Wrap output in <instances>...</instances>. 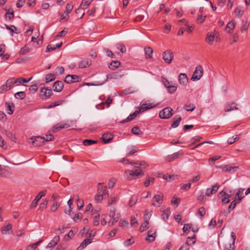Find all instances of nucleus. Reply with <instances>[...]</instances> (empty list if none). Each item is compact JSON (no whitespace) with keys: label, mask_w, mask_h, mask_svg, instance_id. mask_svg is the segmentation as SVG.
Here are the masks:
<instances>
[{"label":"nucleus","mask_w":250,"mask_h":250,"mask_svg":"<svg viewBox=\"0 0 250 250\" xmlns=\"http://www.w3.org/2000/svg\"><path fill=\"white\" fill-rule=\"evenodd\" d=\"M156 237V231L150 229L148 231L146 240L149 243L153 242Z\"/></svg>","instance_id":"13"},{"label":"nucleus","mask_w":250,"mask_h":250,"mask_svg":"<svg viewBox=\"0 0 250 250\" xmlns=\"http://www.w3.org/2000/svg\"><path fill=\"white\" fill-rule=\"evenodd\" d=\"M64 84L61 81H56L53 85V90L56 92H60L63 89Z\"/></svg>","instance_id":"15"},{"label":"nucleus","mask_w":250,"mask_h":250,"mask_svg":"<svg viewBox=\"0 0 250 250\" xmlns=\"http://www.w3.org/2000/svg\"><path fill=\"white\" fill-rule=\"evenodd\" d=\"M104 51L106 52V55L111 58H115V55H114V54L113 53V52L110 50L109 49H107V48H105L104 49Z\"/></svg>","instance_id":"64"},{"label":"nucleus","mask_w":250,"mask_h":250,"mask_svg":"<svg viewBox=\"0 0 250 250\" xmlns=\"http://www.w3.org/2000/svg\"><path fill=\"white\" fill-rule=\"evenodd\" d=\"M113 138V135L111 134L107 133H104L102 137L103 142L104 144L109 143Z\"/></svg>","instance_id":"25"},{"label":"nucleus","mask_w":250,"mask_h":250,"mask_svg":"<svg viewBox=\"0 0 250 250\" xmlns=\"http://www.w3.org/2000/svg\"><path fill=\"white\" fill-rule=\"evenodd\" d=\"M15 97L17 99H23L25 97V93L23 91H20L15 93Z\"/></svg>","instance_id":"41"},{"label":"nucleus","mask_w":250,"mask_h":250,"mask_svg":"<svg viewBox=\"0 0 250 250\" xmlns=\"http://www.w3.org/2000/svg\"><path fill=\"white\" fill-rule=\"evenodd\" d=\"M118 76L119 74L117 72L111 73L107 75V78L110 79H117Z\"/></svg>","instance_id":"60"},{"label":"nucleus","mask_w":250,"mask_h":250,"mask_svg":"<svg viewBox=\"0 0 250 250\" xmlns=\"http://www.w3.org/2000/svg\"><path fill=\"white\" fill-rule=\"evenodd\" d=\"M31 79V78L29 79L28 80H26L25 78L20 77L17 79H15L16 84L17 86L19 85V84H22L24 83H27L29 82Z\"/></svg>","instance_id":"32"},{"label":"nucleus","mask_w":250,"mask_h":250,"mask_svg":"<svg viewBox=\"0 0 250 250\" xmlns=\"http://www.w3.org/2000/svg\"><path fill=\"white\" fill-rule=\"evenodd\" d=\"M169 213H170V211L168 209L165 210L163 212V213L162 214V218L164 221H166V220H167L168 219L169 216Z\"/></svg>","instance_id":"44"},{"label":"nucleus","mask_w":250,"mask_h":250,"mask_svg":"<svg viewBox=\"0 0 250 250\" xmlns=\"http://www.w3.org/2000/svg\"><path fill=\"white\" fill-rule=\"evenodd\" d=\"M237 168H238V167H231L227 165L223 167L222 171L223 172H230L232 169Z\"/></svg>","instance_id":"45"},{"label":"nucleus","mask_w":250,"mask_h":250,"mask_svg":"<svg viewBox=\"0 0 250 250\" xmlns=\"http://www.w3.org/2000/svg\"><path fill=\"white\" fill-rule=\"evenodd\" d=\"M92 212L93 217V224L94 226H97L99 224L100 213L96 210H92Z\"/></svg>","instance_id":"21"},{"label":"nucleus","mask_w":250,"mask_h":250,"mask_svg":"<svg viewBox=\"0 0 250 250\" xmlns=\"http://www.w3.org/2000/svg\"><path fill=\"white\" fill-rule=\"evenodd\" d=\"M185 108L188 111H192L195 109V106L194 104H190L188 105H185Z\"/></svg>","instance_id":"49"},{"label":"nucleus","mask_w":250,"mask_h":250,"mask_svg":"<svg viewBox=\"0 0 250 250\" xmlns=\"http://www.w3.org/2000/svg\"><path fill=\"white\" fill-rule=\"evenodd\" d=\"M64 101L63 100H60L58 101L52 103L50 105H49V108H52L60 105H61L63 103Z\"/></svg>","instance_id":"47"},{"label":"nucleus","mask_w":250,"mask_h":250,"mask_svg":"<svg viewBox=\"0 0 250 250\" xmlns=\"http://www.w3.org/2000/svg\"><path fill=\"white\" fill-rule=\"evenodd\" d=\"M32 140V145L35 146H39L44 145V141L43 138L40 136H33L29 139Z\"/></svg>","instance_id":"7"},{"label":"nucleus","mask_w":250,"mask_h":250,"mask_svg":"<svg viewBox=\"0 0 250 250\" xmlns=\"http://www.w3.org/2000/svg\"><path fill=\"white\" fill-rule=\"evenodd\" d=\"M137 201V198L136 197H132L129 201V206L131 207L134 205Z\"/></svg>","instance_id":"63"},{"label":"nucleus","mask_w":250,"mask_h":250,"mask_svg":"<svg viewBox=\"0 0 250 250\" xmlns=\"http://www.w3.org/2000/svg\"><path fill=\"white\" fill-rule=\"evenodd\" d=\"M145 53L146 59H150L152 57L153 50L150 47L145 48Z\"/></svg>","instance_id":"30"},{"label":"nucleus","mask_w":250,"mask_h":250,"mask_svg":"<svg viewBox=\"0 0 250 250\" xmlns=\"http://www.w3.org/2000/svg\"><path fill=\"white\" fill-rule=\"evenodd\" d=\"M238 203V201H236L235 200L233 201L229 206V212L230 210H233L236 207V204Z\"/></svg>","instance_id":"52"},{"label":"nucleus","mask_w":250,"mask_h":250,"mask_svg":"<svg viewBox=\"0 0 250 250\" xmlns=\"http://www.w3.org/2000/svg\"><path fill=\"white\" fill-rule=\"evenodd\" d=\"M60 204L58 202H55L50 208L51 211L54 212L57 210L58 208L60 207Z\"/></svg>","instance_id":"53"},{"label":"nucleus","mask_w":250,"mask_h":250,"mask_svg":"<svg viewBox=\"0 0 250 250\" xmlns=\"http://www.w3.org/2000/svg\"><path fill=\"white\" fill-rule=\"evenodd\" d=\"M12 230V225L11 224L8 223L6 225H4L1 229V233L2 234H6L10 233Z\"/></svg>","instance_id":"22"},{"label":"nucleus","mask_w":250,"mask_h":250,"mask_svg":"<svg viewBox=\"0 0 250 250\" xmlns=\"http://www.w3.org/2000/svg\"><path fill=\"white\" fill-rule=\"evenodd\" d=\"M197 213L198 215H200L201 217H203L206 213V209L204 207H201L199 208L198 212Z\"/></svg>","instance_id":"54"},{"label":"nucleus","mask_w":250,"mask_h":250,"mask_svg":"<svg viewBox=\"0 0 250 250\" xmlns=\"http://www.w3.org/2000/svg\"><path fill=\"white\" fill-rule=\"evenodd\" d=\"M167 88L168 92L169 93L172 94L175 92V91L177 89V86L175 85H171L169 87H168Z\"/></svg>","instance_id":"59"},{"label":"nucleus","mask_w":250,"mask_h":250,"mask_svg":"<svg viewBox=\"0 0 250 250\" xmlns=\"http://www.w3.org/2000/svg\"><path fill=\"white\" fill-rule=\"evenodd\" d=\"M60 241L59 236H56L54 237L53 239L52 240L50 243L47 245L46 248H53Z\"/></svg>","instance_id":"23"},{"label":"nucleus","mask_w":250,"mask_h":250,"mask_svg":"<svg viewBox=\"0 0 250 250\" xmlns=\"http://www.w3.org/2000/svg\"><path fill=\"white\" fill-rule=\"evenodd\" d=\"M12 105H13V104L12 103L7 102L5 103V106L7 113L10 115L12 114L13 113V110L12 109Z\"/></svg>","instance_id":"39"},{"label":"nucleus","mask_w":250,"mask_h":250,"mask_svg":"<svg viewBox=\"0 0 250 250\" xmlns=\"http://www.w3.org/2000/svg\"><path fill=\"white\" fill-rule=\"evenodd\" d=\"M206 195L204 194V192L201 191L197 197V200L201 203H203L206 199Z\"/></svg>","instance_id":"46"},{"label":"nucleus","mask_w":250,"mask_h":250,"mask_svg":"<svg viewBox=\"0 0 250 250\" xmlns=\"http://www.w3.org/2000/svg\"><path fill=\"white\" fill-rule=\"evenodd\" d=\"M46 191V190H42L40 191L38 195L36 196L34 200L32 202L31 205H30V208H35L37 205H38V201L43 197H44L45 195Z\"/></svg>","instance_id":"9"},{"label":"nucleus","mask_w":250,"mask_h":250,"mask_svg":"<svg viewBox=\"0 0 250 250\" xmlns=\"http://www.w3.org/2000/svg\"><path fill=\"white\" fill-rule=\"evenodd\" d=\"M179 82L181 84L186 85L188 82L187 75L185 73H180L179 76Z\"/></svg>","instance_id":"20"},{"label":"nucleus","mask_w":250,"mask_h":250,"mask_svg":"<svg viewBox=\"0 0 250 250\" xmlns=\"http://www.w3.org/2000/svg\"><path fill=\"white\" fill-rule=\"evenodd\" d=\"M175 119H176L172 124V127L176 128L178 127L180 124V121H181V117L180 115H177L175 117Z\"/></svg>","instance_id":"35"},{"label":"nucleus","mask_w":250,"mask_h":250,"mask_svg":"<svg viewBox=\"0 0 250 250\" xmlns=\"http://www.w3.org/2000/svg\"><path fill=\"white\" fill-rule=\"evenodd\" d=\"M173 110L170 107H166L159 112V117L161 119H168L173 114Z\"/></svg>","instance_id":"5"},{"label":"nucleus","mask_w":250,"mask_h":250,"mask_svg":"<svg viewBox=\"0 0 250 250\" xmlns=\"http://www.w3.org/2000/svg\"><path fill=\"white\" fill-rule=\"evenodd\" d=\"M214 40V35L210 32H209L207 34L206 42L209 45H212Z\"/></svg>","instance_id":"27"},{"label":"nucleus","mask_w":250,"mask_h":250,"mask_svg":"<svg viewBox=\"0 0 250 250\" xmlns=\"http://www.w3.org/2000/svg\"><path fill=\"white\" fill-rule=\"evenodd\" d=\"M44 91L45 97L49 98L53 94V91L51 89L48 87H46V89Z\"/></svg>","instance_id":"48"},{"label":"nucleus","mask_w":250,"mask_h":250,"mask_svg":"<svg viewBox=\"0 0 250 250\" xmlns=\"http://www.w3.org/2000/svg\"><path fill=\"white\" fill-rule=\"evenodd\" d=\"M242 26H241V30L242 31H244V30H248V28H249V24L247 23V21H242Z\"/></svg>","instance_id":"61"},{"label":"nucleus","mask_w":250,"mask_h":250,"mask_svg":"<svg viewBox=\"0 0 250 250\" xmlns=\"http://www.w3.org/2000/svg\"><path fill=\"white\" fill-rule=\"evenodd\" d=\"M81 78L76 75H67L64 79V82L67 83H71L79 82Z\"/></svg>","instance_id":"10"},{"label":"nucleus","mask_w":250,"mask_h":250,"mask_svg":"<svg viewBox=\"0 0 250 250\" xmlns=\"http://www.w3.org/2000/svg\"><path fill=\"white\" fill-rule=\"evenodd\" d=\"M233 195V191L232 189H224L219 193V196L222 198V202L225 204L230 202L229 198Z\"/></svg>","instance_id":"3"},{"label":"nucleus","mask_w":250,"mask_h":250,"mask_svg":"<svg viewBox=\"0 0 250 250\" xmlns=\"http://www.w3.org/2000/svg\"><path fill=\"white\" fill-rule=\"evenodd\" d=\"M103 183H99L97 186V190L98 194H100L103 198L105 196H108V191L107 190L106 187L103 186Z\"/></svg>","instance_id":"11"},{"label":"nucleus","mask_w":250,"mask_h":250,"mask_svg":"<svg viewBox=\"0 0 250 250\" xmlns=\"http://www.w3.org/2000/svg\"><path fill=\"white\" fill-rule=\"evenodd\" d=\"M219 186L216 184L214 185L211 188H208L206 191V195L210 196L212 194H215L218 190Z\"/></svg>","instance_id":"16"},{"label":"nucleus","mask_w":250,"mask_h":250,"mask_svg":"<svg viewBox=\"0 0 250 250\" xmlns=\"http://www.w3.org/2000/svg\"><path fill=\"white\" fill-rule=\"evenodd\" d=\"M182 155V154L181 153H180L179 152H177L175 153H174L173 154L168 155L167 157V160L168 162H172L174 160L178 158L180 156Z\"/></svg>","instance_id":"26"},{"label":"nucleus","mask_w":250,"mask_h":250,"mask_svg":"<svg viewBox=\"0 0 250 250\" xmlns=\"http://www.w3.org/2000/svg\"><path fill=\"white\" fill-rule=\"evenodd\" d=\"M128 180H132L135 177L139 178L144 175V173L141 169L126 170L125 172Z\"/></svg>","instance_id":"2"},{"label":"nucleus","mask_w":250,"mask_h":250,"mask_svg":"<svg viewBox=\"0 0 250 250\" xmlns=\"http://www.w3.org/2000/svg\"><path fill=\"white\" fill-rule=\"evenodd\" d=\"M117 47L119 49L120 51L122 53H125L126 52V48L124 44H118L117 45Z\"/></svg>","instance_id":"57"},{"label":"nucleus","mask_w":250,"mask_h":250,"mask_svg":"<svg viewBox=\"0 0 250 250\" xmlns=\"http://www.w3.org/2000/svg\"><path fill=\"white\" fill-rule=\"evenodd\" d=\"M152 214V211H146L145 215H144V220L145 221L148 222L149 220L150 219V216Z\"/></svg>","instance_id":"55"},{"label":"nucleus","mask_w":250,"mask_h":250,"mask_svg":"<svg viewBox=\"0 0 250 250\" xmlns=\"http://www.w3.org/2000/svg\"><path fill=\"white\" fill-rule=\"evenodd\" d=\"M245 190V188H240L237 189L236 195L235 196V200L238 201V203H240L244 197L243 195V192Z\"/></svg>","instance_id":"17"},{"label":"nucleus","mask_w":250,"mask_h":250,"mask_svg":"<svg viewBox=\"0 0 250 250\" xmlns=\"http://www.w3.org/2000/svg\"><path fill=\"white\" fill-rule=\"evenodd\" d=\"M119 218V215L117 214L116 217H110V219L108 220V225L109 226H112L114 225L115 222H116Z\"/></svg>","instance_id":"37"},{"label":"nucleus","mask_w":250,"mask_h":250,"mask_svg":"<svg viewBox=\"0 0 250 250\" xmlns=\"http://www.w3.org/2000/svg\"><path fill=\"white\" fill-rule=\"evenodd\" d=\"M91 64V61L90 59H84L81 61L78 65L80 68H86L89 66Z\"/></svg>","instance_id":"19"},{"label":"nucleus","mask_w":250,"mask_h":250,"mask_svg":"<svg viewBox=\"0 0 250 250\" xmlns=\"http://www.w3.org/2000/svg\"><path fill=\"white\" fill-rule=\"evenodd\" d=\"M148 222L145 221L140 227L139 230L141 232H143L148 229Z\"/></svg>","instance_id":"40"},{"label":"nucleus","mask_w":250,"mask_h":250,"mask_svg":"<svg viewBox=\"0 0 250 250\" xmlns=\"http://www.w3.org/2000/svg\"><path fill=\"white\" fill-rule=\"evenodd\" d=\"M195 235H194L192 237H188L187 239L186 242L182 245V246L180 248L179 250H189V246L190 244H189V240L190 239H194Z\"/></svg>","instance_id":"24"},{"label":"nucleus","mask_w":250,"mask_h":250,"mask_svg":"<svg viewBox=\"0 0 250 250\" xmlns=\"http://www.w3.org/2000/svg\"><path fill=\"white\" fill-rule=\"evenodd\" d=\"M56 78L55 75L54 74H48L45 76V82L48 83L54 81Z\"/></svg>","instance_id":"34"},{"label":"nucleus","mask_w":250,"mask_h":250,"mask_svg":"<svg viewBox=\"0 0 250 250\" xmlns=\"http://www.w3.org/2000/svg\"><path fill=\"white\" fill-rule=\"evenodd\" d=\"M174 175L166 174L163 176V178L167 181L170 182L174 180Z\"/></svg>","instance_id":"62"},{"label":"nucleus","mask_w":250,"mask_h":250,"mask_svg":"<svg viewBox=\"0 0 250 250\" xmlns=\"http://www.w3.org/2000/svg\"><path fill=\"white\" fill-rule=\"evenodd\" d=\"M5 18L6 20H11L14 18V13L10 12L9 10L6 13Z\"/></svg>","instance_id":"58"},{"label":"nucleus","mask_w":250,"mask_h":250,"mask_svg":"<svg viewBox=\"0 0 250 250\" xmlns=\"http://www.w3.org/2000/svg\"><path fill=\"white\" fill-rule=\"evenodd\" d=\"M117 200V195L116 194H114L113 195H111L108 200V206H111L112 205L116 204Z\"/></svg>","instance_id":"29"},{"label":"nucleus","mask_w":250,"mask_h":250,"mask_svg":"<svg viewBox=\"0 0 250 250\" xmlns=\"http://www.w3.org/2000/svg\"><path fill=\"white\" fill-rule=\"evenodd\" d=\"M82 214L81 213H78L75 214L73 219L75 222H78L81 220V219L82 218Z\"/></svg>","instance_id":"50"},{"label":"nucleus","mask_w":250,"mask_h":250,"mask_svg":"<svg viewBox=\"0 0 250 250\" xmlns=\"http://www.w3.org/2000/svg\"><path fill=\"white\" fill-rule=\"evenodd\" d=\"M131 132L133 134L137 135L143 134V132L141 131L139 127L137 126H135L132 128Z\"/></svg>","instance_id":"36"},{"label":"nucleus","mask_w":250,"mask_h":250,"mask_svg":"<svg viewBox=\"0 0 250 250\" xmlns=\"http://www.w3.org/2000/svg\"><path fill=\"white\" fill-rule=\"evenodd\" d=\"M235 21L233 20L229 21L226 26V28H228L229 29L233 30L235 28Z\"/></svg>","instance_id":"51"},{"label":"nucleus","mask_w":250,"mask_h":250,"mask_svg":"<svg viewBox=\"0 0 250 250\" xmlns=\"http://www.w3.org/2000/svg\"><path fill=\"white\" fill-rule=\"evenodd\" d=\"M163 197L162 194L155 195L152 200V205L159 207L163 202Z\"/></svg>","instance_id":"6"},{"label":"nucleus","mask_w":250,"mask_h":250,"mask_svg":"<svg viewBox=\"0 0 250 250\" xmlns=\"http://www.w3.org/2000/svg\"><path fill=\"white\" fill-rule=\"evenodd\" d=\"M69 126L70 125L67 123L60 122L53 126V132H57L61 129L66 128Z\"/></svg>","instance_id":"14"},{"label":"nucleus","mask_w":250,"mask_h":250,"mask_svg":"<svg viewBox=\"0 0 250 250\" xmlns=\"http://www.w3.org/2000/svg\"><path fill=\"white\" fill-rule=\"evenodd\" d=\"M234 13L236 16L241 17L243 15L244 10L242 9L241 7L239 6L235 8L234 10Z\"/></svg>","instance_id":"38"},{"label":"nucleus","mask_w":250,"mask_h":250,"mask_svg":"<svg viewBox=\"0 0 250 250\" xmlns=\"http://www.w3.org/2000/svg\"><path fill=\"white\" fill-rule=\"evenodd\" d=\"M203 67L200 65H197L193 72L191 80L194 81L199 80L203 76Z\"/></svg>","instance_id":"4"},{"label":"nucleus","mask_w":250,"mask_h":250,"mask_svg":"<svg viewBox=\"0 0 250 250\" xmlns=\"http://www.w3.org/2000/svg\"><path fill=\"white\" fill-rule=\"evenodd\" d=\"M5 83L7 85L8 88L9 89H11L13 87V85H14L15 84H16L15 78H10L8 79L6 81Z\"/></svg>","instance_id":"33"},{"label":"nucleus","mask_w":250,"mask_h":250,"mask_svg":"<svg viewBox=\"0 0 250 250\" xmlns=\"http://www.w3.org/2000/svg\"><path fill=\"white\" fill-rule=\"evenodd\" d=\"M120 64L121 63L119 61H113L110 63V65H109V68L110 69L114 70L118 68L120 65Z\"/></svg>","instance_id":"31"},{"label":"nucleus","mask_w":250,"mask_h":250,"mask_svg":"<svg viewBox=\"0 0 250 250\" xmlns=\"http://www.w3.org/2000/svg\"><path fill=\"white\" fill-rule=\"evenodd\" d=\"M239 139V136L235 135V136H232V137L229 138L228 140V143L229 144L231 145L234 143V142L237 141Z\"/></svg>","instance_id":"42"},{"label":"nucleus","mask_w":250,"mask_h":250,"mask_svg":"<svg viewBox=\"0 0 250 250\" xmlns=\"http://www.w3.org/2000/svg\"><path fill=\"white\" fill-rule=\"evenodd\" d=\"M152 108V106H149L147 105V104H143L139 110H136L134 113L129 115V116L126 118L125 120L121 121V123H125V122H130L134 119L136 116L140 112L145 111L146 110Z\"/></svg>","instance_id":"1"},{"label":"nucleus","mask_w":250,"mask_h":250,"mask_svg":"<svg viewBox=\"0 0 250 250\" xmlns=\"http://www.w3.org/2000/svg\"><path fill=\"white\" fill-rule=\"evenodd\" d=\"M97 143V141L92 140H89V139H85L83 141V144L84 146H90L94 144H96Z\"/></svg>","instance_id":"43"},{"label":"nucleus","mask_w":250,"mask_h":250,"mask_svg":"<svg viewBox=\"0 0 250 250\" xmlns=\"http://www.w3.org/2000/svg\"><path fill=\"white\" fill-rule=\"evenodd\" d=\"M238 104L235 102L228 103L224 107V111L226 112L234 110H238Z\"/></svg>","instance_id":"12"},{"label":"nucleus","mask_w":250,"mask_h":250,"mask_svg":"<svg viewBox=\"0 0 250 250\" xmlns=\"http://www.w3.org/2000/svg\"><path fill=\"white\" fill-rule=\"evenodd\" d=\"M173 58V55L170 50H166L163 53V59L168 64H170Z\"/></svg>","instance_id":"8"},{"label":"nucleus","mask_w":250,"mask_h":250,"mask_svg":"<svg viewBox=\"0 0 250 250\" xmlns=\"http://www.w3.org/2000/svg\"><path fill=\"white\" fill-rule=\"evenodd\" d=\"M30 49L28 47H27L26 45L23 46L22 47L20 51V55H23L25 53L29 52Z\"/></svg>","instance_id":"56"},{"label":"nucleus","mask_w":250,"mask_h":250,"mask_svg":"<svg viewBox=\"0 0 250 250\" xmlns=\"http://www.w3.org/2000/svg\"><path fill=\"white\" fill-rule=\"evenodd\" d=\"M92 241L89 239H84L83 242L81 243L80 246L77 248V250H82L85 248L88 245L90 244Z\"/></svg>","instance_id":"28"},{"label":"nucleus","mask_w":250,"mask_h":250,"mask_svg":"<svg viewBox=\"0 0 250 250\" xmlns=\"http://www.w3.org/2000/svg\"><path fill=\"white\" fill-rule=\"evenodd\" d=\"M91 2L90 0H83L79 8L76 10V13H78L80 10H84L86 9Z\"/></svg>","instance_id":"18"}]
</instances>
